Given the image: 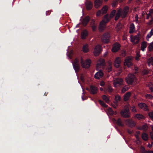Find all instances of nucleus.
Listing matches in <instances>:
<instances>
[{"label": "nucleus", "instance_id": "f257e3e1", "mask_svg": "<svg viewBox=\"0 0 153 153\" xmlns=\"http://www.w3.org/2000/svg\"><path fill=\"white\" fill-rule=\"evenodd\" d=\"M111 19L107 14L104 16L102 20L100 22L99 25L100 30L102 31L104 30L106 26V24Z\"/></svg>", "mask_w": 153, "mask_h": 153}, {"label": "nucleus", "instance_id": "f03ea898", "mask_svg": "<svg viewBox=\"0 0 153 153\" xmlns=\"http://www.w3.org/2000/svg\"><path fill=\"white\" fill-rule=\"evenodd\" d=\"M123 81L121 78H116L113 81V84L115 87H121L123 85Z\"/></svg>", "mask_w": 153, "mask_h": 153}, {"label": "nucleus", "instance_id": "7ed1b4c3", "mask_svg": "<svg viewBox=\"0 0 153 153\" xmlns=\"http://www.w3.org/2000/svg\"><path fill=\"white\" fill-rule=\"evenodd\" d=\"M136 78L135 76L133 74H129L126 78V79L127 83L128 84L131 85Z\"/></svg>", "mask_w": 153, "mask_h": 153}, {"label": "nucleus", "instance_id": "20e7f679", "mask_svg": "<svg viewBox=\"0 0 153 153\" xmlns=\"http://www.w3.org/2000/svg\"><path fill=\"white\" fill-rule=\"evenodd\" d=\"M105 65V60L103 59H100L98 60L97 62L96 67L97 69H98L99 68H103Z\"/></svg>", "mask_w": 153, "mask_h": 153}, {"label": "nucleus", "instance_id": "39448f33", "mask_svg": "<svg viewBox=\"0 0 153 153\" xmlns=\"http://www.w3.org/2000/svg\"><path fill=\"white\" fill-rule=\"evenodd\" d=\"M73 65L75 72L77 73L79 72L80 70V65L79 61L77 59L74 60Z\"/></svg>", "mask_w": 153, "mask_h": 153}, {"label": "nucleus", "instance_id": "423d86ee", "mask_svg": "<svg viewBox=\"0 0 153 153\" xmlns=\"http://www.w3.org/2000/svg\"><path fill=\"white\" fill-rule=\"evenodd\" d=\"M81 63L82 67L85 68H88L90 66L91 61L90 59H88L84 62L82 59Z\"/></svg>", "mask_w": 153, "mask_h": 153}, {"label": "nucleus", "instance_id": "0eeeda50", "mask_svg": "<svg viewBox=\"0 0 153 153\" xmlns=\"http://www.w3.org/2000/svg\"><path fill=\"white\" fill-rule=\"evenodd\" d=\"M110 38V34L109 33H104L102 36L101 40L103 42L107 43L109 41Z\"/></svg>", "mask_w": 153, "mask_h": 153}, {"label": "nucleus", "instance_id": "6e6552de", "mask_svg": "<svg viewBox=\"0 0 153 153\" xmlns=\"http://www.w3.org/2000/svg\"><path fill=\"white\" fill-rule=\"evenodd\" d=\"M102 50L101 46L100 45H96L94 48V53L95 56H98Z\"/></svg>", "mask_w": 153, "mask_h": 153}, {"label": "nucleus", "instance_id": "1a4fd4ad", "mask_svg": "<svg viewBox=\"0 0 153 153\" xmlns=\"http://www.w3.org/2000/svg\"><path fill=\"white\" fill-rule=\"evenodd\" d=\"M131 41L134 44H137L138 43L140 39L139 36L136 35L134 36H131L130 37Z\"/></svg>", "mask_w": 153, "mask_h": 153}, {"label": "nucleus", "instance_id": "9d476101", "mask_svg": "<svg viewBox=\"0 0 153 153\" xmlns=\"http://www.w3.org/2000/svg\"><path fill=\"white\" fill-rule=\"evenodd\" d=\"M129 10V8L128 6L124 7L123 10L122 11L121 18L124 19L127 16Z\"/></svg>", "mask_w": 153, "mask_h": 153}, {"label": "nucleus", "instance_id": "9b49d317", "mask_svg": "<svg viewBox=\"0 0 153 153\" xmlns=\"http://www.w3.org/2000/svg\"><path fill=\"white\" fill-rule=\"evenodd\" d=\"M131 61L132 58L131 57H127L125 59L124 64L127 65L128 67H130L132 65Z\"/></svg>", "mask_w": 153, "mask_h": 153}, {"label": "nucleus", "instance_id": "f8f14e48", "mask_svg": "<svg viewBox=\"0 0 153 153\" xmlns=\"http://www.w3.org/2000/svg\"><path fill=\"white\" fill-rule=\"evenodd\" d=\"M120 45L117 42L115 43L113 45L112 51L114 52H116L118 51L120 49Z\"/></svg>", "mask_w": 153, "mask_h": 153}, {"label": "nucleus", "instance_id": "ddd939ff", "mask_svg": "<svg viewBox=\"0 0 153 153\" xmlns=\"http://www.w3.org/2000/svg\"><path fill=\"white\" fill-rule=\"evenodd\" d=\"M97 88L95 86L92 85L90 86L89 91L91 94H96L97 93Z\"/></svg>", "mask_w": 153, "mask_h": 153}, {"label": "nucleus", "instance_id": "4468645a", "mask_svg": "<svg viewBox=\"0 0 153 153\" xmlns=\"http://www.w3.org/2000/svg\"><path fill=\"white\" fill-rule=\"evenodd\" d=\"M122 115L125 117L128 118L130 117L129 113V110L128 109H125L123 111H121Z\"/></svg>", "mask_w": 153, "mask_h": 153}, {"label": "nucleus", "instance_id": "2eb2a0df", "mask_svg": "<svg viewBox=\"0 0 153 153\" xmlns=\"http://www.w3.org/2000/svg\"><path fill=\"white\" fill-rule=\"evenodd\" d=\"M90 18L88 16L85 17L82 21V24L84 26H86L89 22Z\"/></svg>", "mask_w": 153, "mask_h": 153}, {"label": "nucleus", "instance_id": "dca6fc26", "mask_svg": "<svg viewBox=\"0 0 153 153\" xmlns=\"http://www.w3.org/2000/svg\"><path fill=\"white\" fill-rule=\"evenodd\" d=\"M125 122L126 124L130 127H132L135 126V124L134 122L132 120L127 119L126 120Z\"/></svg>", "mask_w": 153, "mask_h": 153}, {"label": "nucleus", "instance_id": "f3484780", "mask_svg": "<svg viewBox=\"0 0 153 153\" xmlns=\"http://www.w3.org/2000/svg\"><path fill=\"white\" fill-rule=\"evenodd\" d=\"M88 33L87 30H84L82 32L81 34V37L83 39H85L86 37L88 36Z\"/></svg>", "mask_w": 153, "mask_h": 153}, {"label": "nucleus", "instance_id": "a211bd4d", "mask_svg": "<svg viewBox=\"0 0 153 153\" xmlns=\"http://www.w3.org/2000/svg\"><path fill=\"white\" fill-rule=\"evenodd\" d=\"M103 76V73L102 71H99L96 73L94 75V77L96 79H99Z\"/></svg>", "mask_w": 153, "mask_h": 153}, {"label": "nucleus", "instance_id": "6ab92c4d", "mask_svg": "<svg viewBox=\"0 0 153 153\" xmlns=\"http://www.w3.org/2000/svg\"><path fill=\"white\" fill-rule=\"evenodd\" d=\"M137 144L138 145L140 152V153H143V146H140L141 143L140 140L139 139L137 140L136 141Z\"/></svg>", "mask_w": 153, "mask_h": 153}, {"label": "nucleus", "instance_id": "aec40b11", "mask_svg": "<svg viewBox=\"0 0 153 153\" xmlns=\"http://www.w3.org/2000/svg\"><path fill=\"white\" fill-rule=\"evenodd\" d=\"M121 62L120 59L119 57H117L114 61V66L117 68H118L120 66V65Z\"/></svg>", "mask_w": 153, "mask_h": 153}, {"label": "nucleus", "instance_id": "412c9836", "mask_svg": "<svg viewBox=\"0 0 153 153\" xmlns=\"http://www.w3.org/2000/svg\"><path fill=\"white\" fill-rule=\"evenodd\" d=\"M114 121L116 122L117 124L119 126L123 127L124 126V124L123 123L121 119L119 118L117 120L114 119Z\"/></svg>", "mask_w": 153, "mask_h": 153}, {"label": "nucleus", "instance_id": "4be33fe9", "mask_svg": "<svg viewBox=\"0 0 153 153\" xmlns=\"http://www.w3.org/2000/svg\"><path fill=\"white\" fill-rule=\"evenodd\" d=\"M94 5L96 8H98L102 4V0H95L94 1Z\"/></svg>", "mask_w": 153, "mask_h": 153}, {"label": "nucleus", "instance_id": "5701e85b", "mask_svg": "<svg viewBox=\"0 0 153 153\" xmlns=\"http://www.w3.org/2000/svg\"><path fill=\"white\" fill-rule=\"evenodd\" d=\"M131 93L130 92H128L125 94L124 97V100L125 101H127L128 100L131 96Z\"/></svg>", "mask_w": 153, "mask_h": 153}, {"label": "nucleus", "instance_id": "b1692460", "mask_svg": "<svg viewBox=\"0 0 153 153\" xmlns=\"http://www.w3.org/2000/svg\"><path fill=\"white\" fill-rule=\"evenodd\" d=\"M82 51L84 53H87L89 51L88 46V44H86L84 45L82 48Z\"/></svg>", "mask_w": 153, "mask_h": 153}, {"label": "nucleus", "instance_id": "393cba45", "mask_svg": "<svg viewBox=\"0 0 153 153\" xmlns=\"http://www.w3.org/2000/svg\"><path fill=\"white\" fill-rule=\"evenodd\" d=\"M135 30V27L133 23H132L130 25L129 33H134Z\"/></svg>", "mask_w": 153, "mask_h": 153}, {"label": "nucleus", "instance_id": "a878e982", "mask_svg": "<svg viewBox=\"0 0 153 153\" xmlns=\"http://www.w3.org/2000/svg\"><path fill=\"white\" fill-rule=\"evenodd\" d=\"M147 63L149 66H150L151 65L153 66V57H151L148 59Z\"/></svg>", "mask_w": 153, "mask_h": 153}, {"label": "nucleus", "instance_id": "bb28decb", "mask_svg": "<svg viewBox=\"0 0 153 153\" xmlns=\"http://www.w3.org/2000/svg\"><path fill=\"white\" fill-rule=\"evenodd\" d=\"M146 15L150 16L151 18V22L153 21V18L152 15H153V9H151L150 11H148L146 13Z\"/></svg>", "mask_w": 153, "mask_h": 153}, {"label": "nucleus", "instance_id": "cd10ccee", "mask_svg": "<svg viewBox=\"0 0 153 153\" xmlns=\"http://www.w3.org/2000/svg\"><path fill=\"white\" fill-rule=\"evenodd\" d=\"M86 6L87 10H89L92 8L93 6V4L91 2H89L87 4Z\"/></svg>", "mask_w": 153, "mask_h": 153}, {"label": "nucleus", "instance_id": "c85d7f7f", "mask_svg": "<svg viewBox=\"0 0 153 153\" xmlns=\"http://www.w3.org/2000/svg\"><path fill=\"white\" fill-rule=\"evenodd\" d=\"M152 35H153V28L151 30L149 33L147 35L146 37V39L149 40V39Z\"/></svg>", "mask_w": 153, "mask_h": 153}, {"label": "nucleus", "instance_id": "c756f323", "mask_svg": "<svg viewBox=\"0 0 153 153\" xmlns=\"http://www.w3.org/2000/svg\"><path fill=\"white\" fill-rule=\"evenodd\" d=\"M107 10L108 8L106 6H104L101 9L102 15H103L106 13L107 12Z\"/></svg>", "mask_w": 153, "mask_h": 153}, {"label": "nucleus", "instance_id": "7c9ffc66", "mask_svg": "<svg viewBox=\"0 0 153 153\" xmlns=\"http://www.w3.org/2000/svg\"><path fill=\"white\" fill-rule=\"evenodd\" d=\"M98 102L102 106L105 108H107L108 107V105H107L102 100H99Z\"/></svg>", "mask_w": 153, "mask_h": 153}, {"label": "nucleus", "instance_id": "2f4dec72", "mask_svg": "<svg viewBox=\"0 0 153 153\" xmlns=\"http://www.w3.org/2000/svg\"><path fill=\"white\" fill-rule=\"evenodd\" d=\"M97 27V25L95 24V22L94 21L91 26V28L93 31H95L96 30Z\"/></svg>", "mask_w": 153, "mask_h": 153}, {"label": "nucleus", "instance_id": "473e14b6", "mask_svg": "<svg viewBox=\"0 0 153 153\" xmlns=\"http://www.w3.org/2000/svg\"><path fill=\"white\" fill-rule=\"evenodd\" d=\"M116 10H113L111 13L109 17L111 19L113 18L114 16L116 14Z\"/></svg>", "mask_w": 153, "mask_h": 153}, {"label": "nucleus", "instance_id": "72a5a7b5", "mask_svg": "<svg viewBox=\"0 0 153 153\" xmlns=\"http://www.w3.org/2000/svg\"><path fill=\"white\" fill-rule=\"evenodd\" d=\"M102 98L106 103H108L109 102V100L105 95H103L102 96Z\"/></svg>", "mask_w": 153, "mask_h": 153}, {"label": "nucleus", "instance_id": "f704fd0d", "mask_svg": "<svg viewBox=\"0 0 153 153\" xmlns=\"http://www.w3.org/2000/svg\"><path fill=\"white\" fill-rule=\"evenodd\" d=\"M133 72L136 75H138L139 72V70L138 68L137 67H134Z\"/></svg>", "mask_w": 153, "mask_h": 153}, {"label": "nucleus", "instance_id": "c9c22d12", "mask_svg": "<svg viewBox=\"0 0 153 153\" xmlns=\"http://www.w3.org/2000/svg\"><path fill=\"white\" fill-rule=\"evenodd\" d=\"M129 88L126 86H124L122 89L121 91L123 93H125L126 91L128 90Z\"/></svg>", "mask_w": 153, "mask_h": 153}, {"label": "nucleus", "instance_id": "e433bc0d", "mask_svg": "<svg viewBox=\"0 0 153 153\" xmlns=\"http://www.w3.org/2000/svg\"><path fill=\"white\" fill-rule=\"evenodd\" d=\"M135 117L139 120H140L143 118V116L140 114H137L135 115Z\"/></svg>", "mask_w": 153, "mask_h": 153}, {"label": "nucleus", "instance_id": "4c0bfd02", "mask_svg": "<svg viewBox=\"0 0 153 153\" xmlns=\"http://www.w3.org/2000/svg\"><path fill=\"white\" fill-rule=\"evenodd\" d=\"M145 97L147 99H152L153 98V96L149 94H146Z\"/></svg>", "mask_w": 153, "mask_h": 153}, {"label": "nucleus", "instance_id": "58836bf2", "mask_svg": "<svg viewBox=\"0 0 153 153\" xmlns=\"http://www.w3.org/2000/svg\"><path fill=\"white\" fill-rule=\"evenodd\" d=\"M151 72V71L147 70L144 69V75H149L148 76H151V73H150Z\"/></svg>", "mask_w": 153, "mask_h": 153}, {"label": "nucleus", "instance_id": "ea45409f", "mask_svg": "<svg viewBox=\"0 0 153 153\" xmlns=\"http://www.w3.org/2000/svg\"><path fill=\"white\" fill-rule=\"evenodd\" d=\"M148 48L149 51H153V42L150 44Z\"/></svg>", "mask_w": 153, "mask_h": 153}, {"label": "nucleus", "instance_id": "a19ab883", "mask_svg": "<svg viewBox=\"0 0 153 153\" xmlns=\"http://www.w3.org/2000/svg\"><path fill=\"white\" fill-rule=\"evenodd\" d=\"M115 99L117 102H118L121 100V98L119 95H116L115 96Z\"/></svg>", "mask_w": 153, "mask_h": 153}, {"label": "nucleus", "instance_id": "79ce46f5", "mask_svg": "<svg viewBox=\"0 0 153 153\" xmlns=\"http://www.w3.org/2000/svg\"><path fill=\"white\" fill-rule=\"evenodd\" d=\"M109 111L110 114L111 115L115 114L117 113L116 112H114L111 108H110L109 109Z\"/></svg>", "mask_w": 153, "mask_h": 153}, {"label": "nucleus", "instance_id": "37998d69", "mask_svg": "<svg viewBox=\"0 0 153 153\" xmlns=\"http://www.w3.org/2000/svg\"><path fill=\"white\" fill-rule=\"evenodd\" d=\"M148 86L149 87V89L152 92L153 91V84L152 83H150L148 85Z\"/></svg>", "mask_w": 153, "mask_h": 153}, {"label": "nucleus", "instance_id": "c03bdc74", "mask_svg": "<svg viewBox=\"0 0 153 153\" xmlns=\"http://www.w3.org/2000/svg\"><path fill=\"white\" fill-rule=\"evenodd\" d=\"M149 116L152 120H153V111L149 112Z\"/></svg>", "mask_w": 153, "mask_h": 153}, {"label": "nucleus", "instance_id": "a18cd8bd", "mask_svg": "<svg viewBox=\"0 0 153 153\" xmlns=\"http://www.w3.org/2000/svg\"><path fill=\"white\" fill-rule=\"evenodd\" d=\"M149 137L147 134L144 132V140H147L148 139Z\"/></svg>", "mask_w": 153, "mask_h": 153}, {"label": "nucleus", "instance_id": "49530a36", "mask_svg": "<svg viewBox=\"0 0 153 153\" xmlns=\"http://www.w3.org/2000/svg\"><path fill=\"white\" fill-rule=\"evenodd\" d=\"M149 127L148 125L147 124H144V131L147 130Z\"/></svg>", "mask_w": 153, "mask_h": 153}, {"label": "nucleus", "instance_id": "de8ad7c7", "mask_svg": "<svg viewBox=\"0 0 153 153\" xmlns=\"http://www.w3.org/2000/svg\"><path fill=\"white\" fill-rule=\"evenodd\" d=\"M131 110L134 113L137 112V110L135 106H133L131 108Z\"/></svg>", "mask_w": 153, "mask_h": 153}, {"label": "nucleus", "instance_id": "09e8293b", "mask_svg": "<svg viewBox=\"0 0 153 153\" xmlns=\"http://www.w3.org/2000/svg\"><path fill=\"white\" fill-rule=\"evenodd\" d=\"M102 14V12L101 10H99L97 13L96 15L97 16H99Z\"/></svg>", "mask_w": 153, "mask_h": 153}, {"label": "nucleus", "instance_id": "8fccbe9b", "mask_svg": "<svg viewBox=\"0 0 153 153\" xmlns=\"http://www.w3.org/2000/svg\"><path fill=\"white\" fill-rule=\"evenodd\" d=\"M120 17H121L120 16L116 13V16L115 17L114 20L115 21H117Z\"/></svg>", "mask_w": 153, "mask_h": 153}, {"label": "nucleus", "instance_id": "3c124183", "mask_svg": "<svg viewBox=\"0 0 153 153\" xmlns=\"http://www.w3.org/2000/svg\"><path fill=\"white\" fill-rule=\"evenodd\" d=\"M144 110H145L147 111H149V109L148 108V106L145 103H144Z\"/></svg>", "mask_w": 153, "mask_h": 153}, {"label": "nucleus", "instance_id": "603ef678", "mask_svg": "<svg viewBox=\"0 0 153 153\" xmlns=\"http://www.w3.org/2000/svg\"><path fill=\"white\" fill-rule=\"evenodd\" d=\"M107 91L111 93L113 89L111 86H108V88Z\"/></svg>", "mask_w": 153, "mask_h": 153}, {"label": "nucleus", "instance_id": "864d4df0", "mask_svg": "<svg viewBox=\"0 0 153 153\" xmlns=\"http://www.w3.org/2000/svg\"><path fill=\"white\" fill-rule=\"evenodd\" d=\"M144 153H153V151L150 150L147 151L145 150V148H144Z\"/></svg>", "mask_w": 153, "mask_h": 153}, {"label": "nucleus", "instance_id": "5fc2aeb1", "mask_svg": "<svg viewBox=\"0 0 153 153\" xmlns=\"http://www.w3.org/2000/svg\"><path fill=\"white\" fill-rule=\"evenodd\" d=\"M138 106L141 108H143V102H141L138 104Z\"/></svg>", "mask_w": 153, "mask_h": 153}, {"label": "nucleus", "instance_id": "6e6d98bb", "mask_svg": "<svg viewBox=\"0 0 153 153\" xmlns=\"http://www.w3.org/2000/svg\"><path fill=\"white\" fill-rule=\"evenodd\" d=\"M153 144V142H152L151 144H150L149 143L147 145V146L149 148H151L152 147V144Z\"/></svg>", "mask_w": 153, "mask_h": 153}, {"label": "nucleus", "instance_id": "4d7b16f0", "mask_svg": "<svg viewBox=\"0 0 153 153\" xmlns=\"http://www.w3.org/2000/svg\"><path fill=\"white\" fill-rule=\"evenodd\" d=\"M141 50L143 51V41H142L141 43Z\"/></svg>", "mask_w": 153, "mask_h": 153}, {"label": "nucleus", "instance_id": "13d9d810", "mask_svg": "<svg viewBox=\"0 0 153 153\" xmlns=\"http://www.w3.org/2000/svg\"><path fill=\"white\" fill-rule=\"evenodd\" d=\"M140 57V55L139 53H137V56L136 57V59L137 60H138L139 57Z\"/></svg>", "mask_w": 153, "mask_h": 153}, {"label": "nucleus", "instance_id": "bf43d9fd", "mask_svg": "<svg viewBox=\"0 0 153 153\" xmlns=\"http://www.w3.org/2000/svg\"><path fill=\"white\" fill-rule=\"evenodd\" d=\"M105 84V83L104 82L102 81H101L100 83V85L101 86H103Z\"/></svg>", "mask_w": 153, "mask_h": 153}, {"label": "nucleus", "instance_id": "052dcab7", "mask_svg": "<svg viewBox=\"0 0 153 153\" xmlns=\"http://www.w3.org/2000/svg\"><path fill=\"white\" fill-rule=\"evenodd\" d=\"M127 132L128 134H132L133 132V131L131 130L128 129L127 130Z\"/></svg>", "mask_w": 153, "mask_h": 153}, {"label": "nucleus", "instance_id": "680f3d73", "mask_svg": "<svg viewBox=\"0 0 153 153\" xmlns=\"http://www.w3.org/2000/svg\"><path fill=\"white\" fill-rule=\"evenodd\" d=\"M150 136L151 139L153 141V132H150Z\"/></svg>", "mask_w": 153, "mask_h": 153}, {"label": "nucleus", "instance_id": "e2e57ef3", "mask_svg": "<svg viewBox=\"0 0 153 153\" xmlns=\"http://www.w3.org/2000/svg\"><path fill=\"white\" fill-rule=\"evenodd\" d=\"M51 13V11H47L46 12V16L49 15Z\"/></svg>", "mask_w": 153, "mask_h": 153}, {"label": "nucleus", "instance_id": "0e129e2a", "mask_svg": "<svg viewBox=\"0 0 153 153\" xmlns=\"http://www.w3.org/2000/svg\"><path fill=\"white\" fill-rule=\"evenodd\" d=\"M122 11V9L121 8H120L117 11V13H121Z\"/></svg>", "mask_w": 153, "mask_h": 153}, {"label": "nucleus", "instance_id": "69168bd1", "mask_svg": "<svg viewBox=\"0 0 153 153\" xmlns=\"http://www.w3.org/2000/svg\"><path fill=\"white\" fill-rule=\"evenodd\" d=\"M112 70V68L111 66L109 67L108 68V72H110Z\"/></svg>", "mask_w": 153, "mask_h": 153}, {"label": "nucleus", "instance_id": "338daca9", "mask_svg": "<svg viewBox=\"0 0 153 153\" xmlns=\"http://www.w3.org/2000/svg\"><path fill=\"white\" fill-rule=\"evenodd\" d=\"M146 47V42L144 41V49Z\"/></svg>", "mask_w": 153, "mask_h": 153}, {"label": "nucleus", "instance_id": "774afa93", "mask_svg": "<svg viewBox=\"0 0 153 153\" xmlns=\"http://www.w3.org/2000/svg\"><path fill=\"white\" fill-rule=\"evenodd\" d=\"M48 93L47 92H45V93L44 94V95H45V96H46L48 94Z\"/></svg>", "mask_w": 153, "mask_h": 153}]
</instances>
